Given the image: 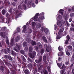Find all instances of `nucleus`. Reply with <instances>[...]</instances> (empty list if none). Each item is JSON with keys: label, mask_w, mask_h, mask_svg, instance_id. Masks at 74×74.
<instances>
[{"label": "nucleus", "mask_w": 74, "mask_h": 74, "mask_svg": "<svg viewBox=\"0 0 74 74\" xmlns=\"http://www.w3.org/2000/svg\"><path fill=\"white\" fill-rule=\"evenodd\" d=\"M43 73L44 74H48V72L46 69H44Z\"/></svg>", "instance_id": "c85d7f7f"}, {"label": "nucleus", "mask_w": 74, "mask_h": 74, "mask_svg": "<svg viewBox=\"0 0 74 74\" xmlns=\"http://www.w3.org/2000/svg\"><path fill=\"white\" fill-rule=\"evenodd\" d=\"M64 10L62 9H60L59 10V13L60 14H61L62 15H63V12H64Z\"/></svg>", "instance_id": "2eb2a0df"}, {"label": "nucleus", "mask_w": 74, "mask_h": 74, "mask_svg": "<svg viewBox=\"0 0 74 74\" xmlns=\"http://www.w3.org/2000/svg\"><path fill=\"white\" fill-rule=\"evenodd\" d=\"M5 64L8 66H10V64L8 62H7L6 61H5Z\"/></svg>", "instance_id": "a18cd8bd"}, {"label": "nucleus", "mask_w": 74, "mask_h": 74, "mask_svg": "<svg viewBox=\"0 0 74 74\" xmlns=\"http://www.w3.org/2000/svg\"><path fill=\"white\" fill-rule=\"evenodd\" d=\"M7 0H5L4 1V3L5 4V5H6L7 4Z\"/></svg>", "instance_id": "864d4df0"}, {"label": "nucleus", "mask_w": 74, "mask_h": 74, "mask_svg": "<svg viewBox=\"0 0 74 74\" xmlns=\"http://www.w3.org/2000/svg\"><path fill=\"white\" fill-rule=\"evenodd\" d=\"M31 44L33 46H34V45H37V43L36 41H34L32 40L31 42Z\"/></svg>", "instance_id": "ddd939ff"}, {"label": "nucleus", "mask_w": 74, "mask_h": 74, "mask_svg": "<svg viewBox=\"0 0 74 74\" xmlns=\"http://www.w3.org/2000/svg\"><path fill=\"white\" fill-rule=\"evenodd\" d=\"M5 13H6V12L5 10L3 9L2 10V13L3 14L5 15Z\"/></svg>", "instance_id": "2f4dec72"}, {"label": "nucleus", "mask_w": 74, "mask_h": 74, "mask_svg": "<svg viewBox=\"0 0 74 74\" xmlns=\"http://www.w3.org/2000/svg\"><path fill=\"white\" fill-rule=\"evenodd\" d=\"M0 66V70L2 71V72H3L4 71V67L3 66Z\"/></svg>", "instance_id": "412c9836"}, {"label": "nucleus", "mask_w": 74, "mask_h": 74, "mask_svg": "<svg viewBox=\"0 0 74 74\" xmlns=\"http://www.w3.org/2000/svg\"><path fill=\"white\" fill-rule=\"evenodd\" d=\"M57 25L59 27H61L62 26V22L61 21H59L57 22Z\"/></svg>", "instance_id": "9b49d317"}, {"label": "nucleus", "mask_w": 74, "mask_h": 74, "mask_svg": "<svg viewBox=\"0 0 74 74\" xmlns=\"http://www.w3.org/2000/svg\"><path fill=\"white\" fill-rule=\"evenodd\" d=\"M9 12L11 14H13L14 13V10L12 8H10L9 10Z\"/></svg>", "instance_id": "f3484780"}, {"label": "nucleus", "mask_w": 74, "mask_h": 74, "mask_svg": "<svg viewBox=\"0 0 74 74\" xmlns=\"http://www.w3.org/2000/svg\"><path fill=\"white\" fill-rule=\"evenodd\" d=\"M37 27H38V28L40 27H41V25L40 23H38L37 25Z\"/></svg>", "instance_id": "3c124183"}, {"label": "nucleus", "mask_w": 74, "mask_h": 74, "mask_svg": "<svg viewBox=\"0 0 74 74\" xmlns=\"http://www.w3.org/2000/svg\"><path fill=\"white\" fill-rule=\"evenodd\" d=\"M19 40H20V38H19V36H17L16 37V39L15 40V41L16 42H17Z\"/></svg>", "instance_id": "a878e982"}, {"label": "nucleus", "mask_w": 74, "mask_h": 74, "mask_svg": "<svg viewBox=\"0 0 74 74\" xmlns=\"http://www.w3.org/2000/svg\"><path fill=\"white\" fill-rule=\"evenodd\" d=\"M34 48L36 50H38V47L37 46H35L34 47Z\"/></svg>", "instance_id": "6e6d98bb"}, {"label": "nucleus", "mask_w": 74, "mask_h": 74, "mask_svg": "<svg viewBox=\"0 0 74 74\" xmlns=\"http://www.w3.org/2000/svg\"><path fill=\"white\" fill-rule=\"evenodd\" d=\"M61 38V36L60 35H57L56 38L58 39H60Z\"/></svg>", "instance_id": "a19ab883"}, {"label": "nucleus", "mask_w": 74, "mask_h": 74, "mask_svg": "<svg viewBox=\"0 0 74 74\" xmlns=\"http://www.w3.org/2000/svg\"><path fill=\"white\" fill-rule=\"evenodd\" d=\"M64 30V27H62L61 29H60L58 32V34L60 35H62V33L63 32Z\"/></svg>", "instance_id": "423d86ee"}, {"label": "nucleus", "mask_w": 74, "mask_h": 74, "mask_svg": "<svg viewBox=\"0 0 74 74\" xmlns=\"http://www.w3.org/2000/svg\"><path fill=\"white\" fill-rule=\"evenodd\" d=\"M21 58L22 60L24 62H26V59L25 58L24 56H21Z\"/></svg>", "instance_id": "6ab92c4d"}, {"label": "nucleus", "mask_w": 74, "mask_h": 74, "mask_svg": "<svg viewBox=\"0 0 74 74\" xmlns=\"http://www.w3.org/2000/svg\"><path fill=\"white\" fill-rule=\"evenodd\" d=\"M71 61H72V62H73V61H74V55H73V56H72V58L71 59Z\"/></svg>", "instance_id": "79ce46f5"}, {"label": "nucleus", "mask_w": 74, "mask_h": 74, "mask_svg": "<svg viewBox=\"0 0 74 74\" xmlns=\"http://www.w3.org/2000/svg\"><path fill=\"white\" fill-rule=\"evenodd\" d=\"M39 13H36V14L35 16L34 17V21H37V20H38L39 22H40V21L42 20L45 19V17L44 16V13L42 12L41 13L40 15H39L41 16L40 17L38 18V17L39 16Z\"/></svg>", "instance_id": "f257e3e1"}, {"label": "nucleus", "mask_w": 74, "mask_h": 74, "mask_svg": "<svg viewBox=\"0 0 74 74\" xmlns=\"http://www.w3.org/2000/svg\"><path fill=\"white\" fill-rule=\"evenodd\" d=\"M18 32L19 33L20 32V28L18 27L17 29Z\"/></svg>", "instance_id": "5fc2aeb1"}, {"label": "nucleus", "mask_w": 74, "mask_h": 74, "mask_svg": "<svg viewBox=\"0 0 74 74\" xmlns=\"http://www.w3.org/2000/svg\"><path fill=\"white\" fill-rule=\"evenodd\" d=\"M66 24L67 26H68L67 27H68L69 26H70V24L67 21H66Z\"/></svg>", "instance_id": "37998d69"}, {"label": "nucleus", "mask_w": 74, "mask_h": 74, "mask_svg": "<svg viewBox=\"0 0 74 74\" xmlns=\"http://www.w3.org/2000/svg\"><path fill=\"white\" fill-rule=\"evenodd\" d=\"M33 50V48L32 47L30 46L29 47V51L30 52H31Z\"/></svg>", "instance_id": "cd10ccee"}, {"label": "nucleus", "mask_w": 74, "mask_h": 74, "mask_svg": "<svg viewBox=\"0 0 74 74\" xmlns=\"http://www.w3.org/2000/svg\"><path fill=\"white\" fill-rule=\"evenodd\" d=\"M42 40L43 41L45 42H47V38L45 36H43L42 37Z\"/></svg>", "instance_id": "f8f14e48"}, {"label": "nucleus", "mask_w": 74, "mask_h": 74, "mask_svg": "<svg viewBox=\"0 0 74 74\" xmlns=\"http://www.w3.org/2000/svg\"><path fill=\"white\" fill-rule=\"evenodd\" d=\"M7 29L6 28V27H2L1 29L2 31H5V30H6Z\"/></svg>", "instance_id": "c756f323"}, {"label": "nucleus", "mask_w": 74, "mask_h": 74, "mask_svg": "<svg viewBox=\"0 0 74 74\" xmlns=\"http://www.w3.org/2000/svg\"><path fill=\"white\" fill-rule=\"evenodd\" d=\"M44 29L43 27H41V29H40V30L42 32L44 31Z\"/></svg>", "instance_id": "69168bd1"}, {"label": "nucleus", "mask_w": 74, "mask_h": 74, "mask_svg": "<svg viewBox=\"0 0 74 74\" xmlns=\"http://www.w3.org/2000/svg\"><path fill=\"white\" fill-rule=\"evenodd\" d=\"M26 25H24L23 26V31L25 32L26 30Z\"/></svg>", "instance_id": "473e14b6"}, {"label": "nucleus", "mask_w": 74, "mask_h": 74, "mask_svg": "<svg viewBox=\"0 0 74 74\" xmlns=\"http://www.w3.org/2000/svg\"><path fill=\"white\" fill-rule=\"evenodd\" d=\"M45 34H47V33L49 32V30L47 28H45Z\"/></svg>", "instance_id": "393cba45"}, {"label": "nucleus", "mask_w": 74, "mask_h": 74, "mask_svg": "<svg viewBox=\"0 0 74 74\" xmlns=\"http://www.w3.org/2000/svg\"><path fill=\"white\" fill-rule=\"evenodd\" d=\"M38 45L39 48H41L42 47V45L40 42H38L37 44Z\"/></svg>", "instance_id": "aec40b11"}, {"label": "nucleus", "mask_w": 74, "mask_h": 74, "mask_svg": "<svg viewBox=\"0 0 74 74\" xmlns=\"http://www.w3.org/2000/svg\"><path fill=\"white\" fill-rule=\"evenodd\" d=\"M20 53L22 54H24L25 52L24 50H21L20 51Z\"/></svg>", "instance_id": "c03bdc74"}, {"label": "nucleus", "mask_w": 74, "mask_h": 74, "mask_svg": "<svg viewBox=\"0 0 74 74\" xmlns=\"http://www.w3.org/2000/svg\"><path fill=\"white\" fill-rule=\"evenodd\" d=\"M66 54L68 56H70V52H68V51H66Z\"/></svg>", "instance_id": "09e8293b"}, {"label": "nucleus", "mask_w": 74, "mask_h": 74, "mask_svg": "<svg viewBox=\"0 0 74 74\" xmlns=\"http://www.w3.org/2000/svg\"><path fill=\"white\" fill-rule=\"evenodd\" d=\"M63 48L62 47H61L60 46H59L58 47V50L59 51H61L63 50Z\"/></svg>", "instance_id": "4be33fe9"}, {"label": "nucleus", "mask_w": 74, "mask_h": 74, "mask_svg": "<svg viewBox=\"0 0 74 74\" xmlns=\"http://www.w3.org/2000/svg\"><path fill=\"white\" fill-rule=\"evenodd\" d=\"M6 33L5 32H1V36H2V37L4 38H6Z\"/></svg>", "instance_id": "6e6552de"}, {"label": "nucleus", "mask_w": 74, "mask_h": 74, "mask_svg": "<svg viewBox=\"0 0 74 74\" xmlns=\"http://www.w3.org/2000/svg\"><path fill=\"white\" fill-rule=\"evenodd\" d=\"M60 54L61 55H63L64 54V52L62 51H60L59 52Z\"/></svg>", "instance_id": "e2e57ef3"}, {"label": "nucleus", "mask_w": 74, "mask_h": 74, "mask_svg": "<svg viewBox=\"0 0 74 74\" xmlns=\"http://www.w3.org/2000/svg\"><path fill=\"white\" fill-rule=\"evenodd\" d=\"M54 27H55L54 29H55V30H56L57 29V25L56 24H55Z\"/></svg>", "instance_id": "0e129e2a"}, {"label": "nucleus", "mask_w": 74, "mask_h": 74, "mask_svg": "<svg viewBox=\"0 0 74 74\" xmlns=\"http://www.w3.org/2000/svg\"><path fill=\"white\" fill-rule=\"evenodd\" d=\"M0 23H8L7 20L5 22V18L1 14H0Z\"/></svg>", "instance_id": "7ed1b4c3"}, {"label": "nucleus", "mask_w": 74, "mask_h": 74, "mask_svg": "<svg viewBox=\"0 0 74 74\" xmlns=\"http://www.w3.org/2000/svg\"><path fill=\"white\" fill-rule=\"evenodd\" d=\"M6 42L7 45H9L10 43L9 42V40L8 39H7L6 40Z\"/></svg>", "instance_id": "58836bf2"}, {"label": "nucleus", "mask_w": 74, "mask_h": 74, "mask_svg": "<svg viewBox=\"0 0 74 74\" xmlns=\"http://www.w3.org/2000/svg\"><path fill=\"white\" fill-rule=\"evenodd\" d=\"M57 64L59 68H60L62 65V63H57Z\"/></svg>", "instance_id": "72a5a7b5"}, {"label": "nucleus", "mask_w": 74, "mask_h": 74, "mask_svg": "<svg viewBox=\"0 0 74 74\" xmlns=\"http://www.w3.org/2000/svg\"><path fill=\"white\" fill-rule=\"evenodd\" d=\"M9 56L5 55L4 56V58L5 59H7L8 58Z\"/></svg>", "instance_id": "4c0bfd02"}, {"label": "nucleus", "mask_w": 74, "mask_h": 74, "mask_svg": "<svg viewBox=\"0 0 74 74\" xmlns=\"http://www.w3.org/2000/svg\"><path fill=\"white\" fill-rule=\"evenodd\" d=\"M6 49H5L4 50V51H5V54L7 53V52L9 53V52L10 51V50H11L10 49V48H6Z\"/></svg>", "instance_id": "9d476101"}, {"label": "nucleus", "mask_w": 74, "mask_h": 74, "mask_svg": "<svg viewBox=\"0 0 74 74\" xmlns=\"http://www.w3.org/2000/svg\"><path fill=\"white\" fill-rule=\"evenodd\" d=\"M23 8H24V9L25 10H26L27 8L26 5L24 4V5H23Z\"/></svg>", "instance_id": "de8ad7c7"}, {"label": "nucleus", "mask_w": 74, "mask_h": 74, "mask_svg": "<svg viewBox=\"0 0 74 74\" xmlns=\"http://www.w3.org/2000/svg\"><path fill=\"white\" fill-rule=\"evenodd\" d=\"M70 30L71 31H73V32H74V28H73L72 27L70 28Z\"/></svg>", "instance_id": "4d7b16f0"}, {"label": "nucleus", "mask_w": 74, "mask_h": 74, "mask_svg": "<svg viewBox=\"0 0 74 74\" xmlns=\"http://www.w3.org/2000/svg\"><path fill=\"white\" fill-rule=\"evenodd\" d=\"M66 66L64 64H63L62 66L61 67V69H65Z\"/></svg>", "instance_id": "f704fd0d"}, {"label": "nucleus", "mask_w": 74, "mask_h": 74, "mask_svg": "<svg viewBox=\"0 0 74 74\" xmlns=\"http://www.w3.org/2000/svg\"><path fill=\"white\" fill-rule=\"evenodd\" d=\"M68 47L70 49H72V47L71 46L69 45L68 46Z\"/></svg>", "instance_id": "8fccbe9b"}, {"label": "nucleus", "mask_w": 74, "mask_h": 74, "mask_svg": "<svg viewBox=\"0 0 74 74\" xmlns=\"http://www.w3.org/2000/svg\"><path fill=\"white\" fill-rule=\"evenodd\" d=\"M67 40L69 41L70 39V37L69 35H67L66 36Z\"/></svg>", "instance_id": "603ef678"}, {"label": "nucleus", "mask_w": 74, "mask_h": 74, "mask_svg": "<svg viewBox=\"0 0 74 74\" xmlns=\"http://www.w3.org/2000/svg\"><path fill=\"white\" fill-rule=\"evenodd\" d=\"M21 49V47L18 44L16 45V47H15L14 48V50L16 51H18V50H20Z\"/></svg>", "instance_id": "39448f33"}, {"label": "nucleus", "mask_w": 74, "mask_h": 74, "mask_svg": "<svg viewBox=\"0 0 74 74\" xmlns=\"http://www.w3.org/2000/svg\"><path fill=\"white\" fill-rule=\"evenodd\" d=\"M35 25H36V23L35 22H33L32 23V26L33 27H35Z\"/></svg>", "instance_id": "c9c22d12"}, {"label": "nucleus", "mask_w": 74, "mask_h": 74, "mask_svg": "<svg viewBox=\"0 0 74 74\" xmlns=\"http://www.w3.org/2000/svg\"><path fill=\"white\" fill-rule=\"evenodd\" d=\"M27 66L29 68H32V64L31 63H29L27 65Z\"/></svg>", "instance_id": "b1692460"}, {"label": "nucleus", "mask_w": 74, "mask_h": 74, "mask_svg": "<svg viewBox=\"0 0 74 74\" xmlns=\"http://www.w3.org/2000/svg\"><path fill=\"white\" fill-rule=\"evenodd\" d=\"M28 31H29V33H32V29H29V30H28Z\"/></svg>", "instance_id": "774afa93"}, {"label": "nucleus", "mask_w": 74, "mask_h": 74, "mask_svg": "<svg viewBox=\"0 0 74 74\" xmlns=\"http://www.w3.org/2000/svg\"><path fill=\"white\" fill-rule=\"evenodd\" d=\"M71 45H72L73 47H74V42H72L71 43Z\"/></svg>", "instance_id": "338daca9"}, {"label": "nucleus", "mask_w": 74, "mask_h": 74, "mask_svg": "<svg viewBox=\"0 0 74 74\" xmlns=\"http://www.w3.org/2000/svg\"><path fill=\"white\" fill-rule=\"evenodd\" d=\"M69 40H66L65 43H64V44H67L68 43V41H69Z\"/></svg>", "instance_id": "052dcab7"}, {"label": "nucleus", "mask_w": 74, "mask_h": 74, "mask_svg": "<svg viewBox=\"0 0 74 74\" xmlns=\"http://www.w3.org/2000/svg\"><path fill=\"white\" fill-rule=\"evenodd\" d=\"M28 61H29L30 62H32V61L31 59L30 58H28Z\"/></svg>", "instance_id": "13d9d810"}, {"label": "nucleus", "mask_w": 74, "mask_h": 74, "mask_svg": "<svg viewBox=\"0 0 74 74\" xmlns=\"http://www.w3.org/2000/svg\"><path fill=\"white\" fill-rule=\"evenodd\" d=\"M16 4V2H14L12 3V5L14 6H15Z\"/></svg>", "instance_id": "bf43d9fd"}, {"label": "nucleus", "mask_w": 74, "mask_h": 74, "mask_svg": "<svg viewBox=\"0 0 74 74\" xmlns=\"http://www.w3.org/2000/svg\"><path fill=\"white\" fill-rule=\"evenodd\" d=\"M12 55H16V54L13 50L12 51Z\"/></svg>", "instance_id": "7c9ffc66"}, {"label": "nucleus", "mask_w": 74, "mask_h": 74, "mask_svg": "<svg viewBox=\"0 0 74 74\" xmlns=\"http://www.w3.org/2000/svg\"><path fill=\"white\" fill-rule=\"evenodd\" d=\"M45 52V50L43 49H42L41 50L40 53L42 54Z\"/></svg>", "instance_id": "e433bc0d"}, {"label": "nucleus", "mask_w": 74, "mask_h": 74, "mask_svg": "<svg viewBox=\"0 0 74 74\" xmlns=\"http://www.w3.org/2000/svg\"><path fill=\"white\" fill-rule=\"evenodd\" d=\"M25 74H30V72L28 69H26L24 71Z\"/></svg>", "instance_id": "4468645a"}, {"label": "nucleus", "mask_w": 74, "mask_h": 74, "mask_svg": "<svg viewBox=\"0 0 74 74\" xmlns=\"http://www.w3.org/2000/svg\"><path fill=\"white\" fill-rule=\"evenodd\" d=\"M42 57H40L38 60H35V62L36 63H39L41 62L42 60Z\"/></svg>", "instance_id": "0eeeda50"}, {"label": "nucleus", "mask_w": 74, "mask_h": 74, "mask_svg": "<svg viewBox=\"0 0 74 74\" xmlns=\"http://www.w3.org/2000/svg\"><path fill=\"white\" fill-rule=\"evenodd\" d=\"M47 44H45V45H44V48H47L46 49V51L47 52H49L51 51V47L50 45L48 46L47 47Z\"/></svg>", "instance_id": "f03ea898"}, {"label": "nucleus", "mask_w": 74, "mask_h": 74, "mask_svg": "<svg viewBox=\"0 0 74 74\" xmlns=\"http://www.w3.org/2000/svg\"><path fill=\"white\" fill-rule=\"evenodd\" d=\"M8 59L10 61H12L13 60L12 58L10 56H9L8 58Z\"/></svg>", "instance_id": "49530a36"}, {"label": "nucleus", "mask_w": 74, "mask_h": 74, "mask_svg": "<svg viewBox=\"0 0 74 74\" xmlns=\"http://www.w3.org/2000/svg\"><path fill=\"white\" fill-rule=\"evenodd\" d=\"M36 54V53L35 51H33L32 52V53H29V56H30V58L33 59L34 58Z\"/></svg>", "instance_id": "20e7f679"}, {"label": "nucleus", "mask_w": 74, "mask_h": 74, "mask_svg": "<svg viewBox=\"0 0 74 74\" xmlns=\"http://www.w3.org/2000/svg\"><path fill=\"white\" fill-rule=\"evenodd\" d=\"M0 64L2 65V66H4L5 65L4 64V62L2 61H1L0 62Z\"/></svg>", "instance_id": "ea45409f"}, {"label": "nucleus", "mask_w": 74, "mask_h": 74, "mask_svg": "<svg viewBox=\"0 0 74 74\" xmlns=\"http://www.w3.org/2000/svg\"><path fill=\"white\" fill-rule=\"evenodd\" d=\"M27 43L26 42L24 41L23 42V47H25L27 46Z\"/></svg>", "instance_id": "dca6fc26"}, {"label": "nucleus", "mask_w": 74, "mask_h": 74, "mask_svg": "<svg viewBox=\"0 0 74 74\" xmlns=\"http://www.w3.org/2000/svg\"><path fill=\"white\" fill-rule=\"evenodd\" d=\"M43 60L44 62H46L47 60V57L46 56H43Z\"/></svg>", "instance_id": "5701e85b"}, {"label": "nucleus", "mask_w": 74, "mask_h": 74, "mask_svg": "<svg viewBox=\"0 0 74 74\" xmlns=\"http://www.w3.org/2000/svg\"><path fill=\"white\" fill-rule=\"evenodd\" d=\"M26 41L28 43H29L31 41V39L30 38H27L26 39Z\"/></svg>", "instance_id": "a211bd4d"}, {"label": "nucleus", "mask_w": 74, "mask_h": 74, "mask_svg": "<svg viewBox=\"0 0 74 74\" xmlns=\"http://www.w3.org/2000/svg\"><path fill=\"white\" fill-rule=\"evenodd\" d=\"M14 45V38H12L11 40V42L10 43V45L11 46H13Z\"/></svg>", "instance_id": "1a4fd4ad"}, {"label": "nucleus", "mask_w": 74, "mask_h": 74, "mask_svg": "<svg viewBox=\"0 0 74 74\" xmlns=\"http://www.w3.org/2000/svg\"><path fill=\"white\" fill-rule=\"evenodd\" d=\"M65 69H64L63 70H62L60 71V73L61 74H64V73L65 71Z\"/></svg>", "instance_id": "bb28decb"}, {"label": "nucleus", "mask_w": 74, "mask_h": 74, "mask_svg": "<svg viewBox=\"0 0 74 74\" xmlns=\"http://www.w3.org/2000/svg\"><path fill=\"white\" fill-rule=\"evenodd\" d=\"M70 16L71 17H73L74 16V13H71L70 14Z\"/></svg>", "instance_id": "680f3d73"}]
</instances>
